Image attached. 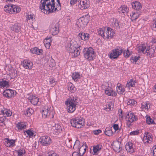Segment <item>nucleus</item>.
Here are the masks:
<instances>
[{"mask_svg":"<svg viewBox=\"0 0 156 156\" xmlns=\"http://www.w3.org/2000/svg\"><path fill=\"white\" fill-rule=\"evenodd\" d=\"M41 4L40 8L42 12L45 13L48 12L53 13L56 11L55 10V0H41L40 2Z\"/></svg>","mask_w":156,"mask_h":156,"instance_id":"obj_1","label":"nucleus"},{"mask_svg":"<svg viewBox=\"0 0 156 156\" xmlns=\"http://www.w3.org/2000/svg\"><path fill=\"white\" fill-rule=\"evenodd\" d=\"M78 98L77 97H70L65 101L67 105V111L69 113H72L76 110V105L78 104L77 102Z\"/></svg>","mask_w":156,"mask_h":156,"instance_id":"obj_2","label":"nucleus"},{"mask_svg":"<svg viewBox=\"0 0 156 156\" xmlns=\"http://www.w3.org/2000/svg\"><path fill=\"white\" fill-rule=\"evenodd\" d=\"M84 120L83 118L77 117L71 119L70 122L71 126L79 129L81 128L84 125Z\"/></svg>","mask_w":156,"mask_h":156,"instance_id":"obj_3","label":"nucleus"},{"mask_svg":"<svg viewBox=\"0 0 156 156\" xmlns=\"http://www.w3.org/2000/svg\"><path fill=\"white\" fill-rule=\"evenodd\" d=\"M83 52L84 57L89 60H93L94 56V51L91 47L84 48Z\"/></svg>","mask_w":156,"mask_h":156,"instance_id":"obj_4","label":"nucleus"},{"mask_svg":"<svg viewBox=\"0 0 156 156\" xmlns=\"http://www.w3.org/2000/svg\"><path fill=\"white\" fill-rule=\"evenodd\" d=\"M90 19V16L87 15L79 18L77 21L78 23L80 24V27H83L86 25L88 23Z\"/></svg>","mask_w":156,"mask_h":156,"instance_id":"obj_5","label":"nucleus"},{"mask_svg":"<svg viewBox=\"0 0 156 156\" xmlns=\"http://www.w3.org/2000/svg\"><path fill=\"white\" fill-rule=\"evenodd\" d=\"M123 52V50H119L118 48H115L112 51V52L110 54V58L112 59L117 58Z\"/></svg>","mask_w":156,"mask_h":156,"instance_id":"obj_6","label":"nucleus"},{"mask_svg":"<svg viewBox=\"0 0 156 156\" xmlns=\"http://www.w3.org/2000/svg\"><path fill=\"white\" fill-rule=\"evenodd\" d=\"M41 144L44 146H48L51 143V140L50 137L42 136L40 139Z\"/></svg>","mask_w":156,"mask_h":156,"instance_id":"obj_7","label":"nucleus"},{"mask_svg":"<svg viewBox=\"0 0 156 156\" xmlns=\"http://www.w3.org/2000/svg\"><path fill=\"white\" fill-rule=\"evenodd\" d=\"M105 38L107 39L112 38L114 36L115 33L113 30L108 27H106Z\"/></svg>","mask_w":156,"mask_h":156,"instance_id":"obj_8","label":"nucleus"},{"mask_svg":"<svg viewBox=\"0 0 156 156\" xmlns=\"http://www.w3.org/2000/svg\"><path fill=\"white\" fill-rule=\"evenodd\" d=\"M78 6L82 9H87L89 7V2L87 0H81L78 1Z\"/></svg>","mask_w":156,"mask_h":156,"instance_id":"obj_9","label":"nucleus"},{"mask_svg":"<svg viewBox=\"0 0 156 156\" xmlns=\"http://www.w3.org/2000/svg\"><path fill=\"white\" fill-rule=\"evenodd\" d=\"M16 92L11 89H6L3 92L4 96L6 98H11L16 94Z\"/></svg>","mask_w":156,"mask_h":156,"instance_id":"obj_10","label":"nucleus"},{"mask_svg":"<svg viewBox=\"0 0 156 156\" xmlns=\"http://www.w3.org/2000/svg\"><path fill=\"white\" fill-rule=\"evenodd\" d=\"M59 23H57L55 25H52L50 30V32L53 35H55L58 33Z\"/></svg>","mask_w":156,"mask_h":156,"instance_id":"obj_11","label":"nucleus"},{"mask_svg":"<svg viewBox=\"0 0 156 156\" xmlns=\"http://www.w3.org/2000/svg\"><path fill=\"white\" fill-rule=\"evenodd\" d=\"M126 119L129 122H133L137 120V118L136 117L133 112L130 111L129 113H128L126 118Z\"/></svg>","mask_w":156,"mask_h":156,"instance_id":"obj_12","label":"nucleus"},{"mask_svg":"<svg viewBox=\"0 0 156 156\" xmlns=\"http://www.w3.org/2000/svg\"><path fill=\"white\" fill-rule=\"evenodd\" d=\"M143 140L144 143L151 142L152 141L151 134L148 132L145 133Z\"/></svg>","mask_w":156,"mask_h":156,"instance_id":"obj_13","label":"nucleus"},{"mask_svg":"<svg viewBox=\"0 0 156 156\" xmlns=\"http://www.w3.org/2000/svg\"><path fill=\"white\" fill-rule=\"evenodd\" d=\"M112 144V148L114 151L116 152H119L122 150L120 147V143L119 141H116L113 142Z\"/></svg>","mask_w":156,"mask_h":156,"instance_id":"obj_14","label":"nucleus"},{"mask_svg":"<svg viewBox=\"0 0 156 156\" xmlns=\"http://www.w3.org/2000/svg\"><path fill=\"white\" fill-rule=\"evenodd\" d=\"M79 38L84 41L88 40L90 37V34L87 33L82 32L80 33L78 35Z\"/></svg>","mask_w":156,"mask_h":156,"instance_id":"obj_15","label":"nucleus"},{"mask_svg":"<svg viewBox=\"0 0 156 156\" xmlns=\"http://www.w3.org/2000/svg\"><path fill=\"white\" fill-rule=\"evenodd\" d=\"M23 67L27 69H31L33 67V62L29 60H25L23 62Z\"/></svg>","mask_w":156,"mask_h":156,"instance_id":"obj_16","label":"nucleus"},{"mask_svg":"<svg viewBox=\"0 0 156 156\" xmlns=\"http://www.w3.org/2000/svg\"><path fill=\"white\" fill-rule=\"evenodd\" d=\"M52 129L53 130V133L56 135H58L62 131L61 127L58 124L52 126Z\"/></svg>","mask_w":156,"mask_h":156,"instance_id":"obj_17","label":"nucleus"},{"mask_svg":"<svg viewBox=\"0 0 156 156\" xmlns=\"http://www.w3.org/2000/svg\"><path fill=\"white\" fill-rule=\"evenodd\" d=\"M133 144L130 142H129L126 143L125 148L127 152L132 153L134 152V150L133 147Z\"/></svg>","mask_w":156,"mask_h":156,"instance_id":"obj_18","label":"nucleus"},{"mask_svg":"<svg viewBox=\"0 0 156 156\" xmlns=\"http://www.w3.org/2000/svg\"><path fill=\"white\" fill-rule=\"evenodd\" d=\"M6 141H5V146L7 147H13L15 146V140H13L12 139L9 140V138H6Z\"/></svg>","mask_w":156,"mask_h":156,"instance_id":"obj_19","label":"nucleus"},{"mask_svg":"<svg viewBox=\"0 0 156 156\" xmlns=\"http://www.w3.org/2000/svg\"><path fill=\"white\" fill-rule=\"evenodd\" d=\"M131 5L133 8L136 10H139L142 8V6L141 5V4L140 2L137 1H135L133 2L131 4Z\"/></svg>","mask_w":156,"mask_h":156,"instance_id":"obj_20","label":"nucleus"},{"mask_svg":"<svg viewBox=\"0 0 156 156\" xmlns=\"http://www.w3.org/2000/svg\"><path fill=\"white\" fill-rule=\"evenodd\" d=\"M105 93L108 96H116L117 95L116 93L109 87L105 90Z\"/></svg>","mask_w":156,"mask_h":156,"instance_id":"obj_21","label":"nucleus"},{"mask_svg":"<svg viewBox=\"0 0 156 156\" xmlns=\"http://www.w3.org/2000/svg\"><path fill=\"white\" fill-rule=\"evenodd\" d=\"M76 43H73V44H70V46L68 48V50L69 52L72 53L76 49V48L79 46L76 44Z\"/></svg>","mask_w":156,"mask_h":156,"instance_id":"obj_22","label":"nucleus"},{"mask_svg":"<svg viewBox=\"0 0 156 156\" xmlns=\"http://www.w3.org/2000/svg\"><path fill=\"white\" fill-rule=\"evenodd\" d=\"M102 147V145L99 144L94 146L93 151L94 153L93 154L95 155L98 154V152L101 150Z\"/></svg>","mask_w":156,"mask_h":156,"instance_id":"obj_23","label":"nucleus"},{"mask_svg":"<svg viewBox=\"0 0 156 156\" xmlns=\"http://www.w3.org/2000/svg\"><path fill=\"white\" fill-rule=\"evenodd\" d=\"M21 27L18 24L15 23L11 27V30L16 33H18L21 30Z\"/></svg>","mask_w":156,"mask_h":156,"instance_id":"obj_24","label":"nucleus"},{"mask_svg":"<svg viewBox=\"0 0 156 156\" xmlns=\"http://www.w3.org/2000/svg\"><path fill=\"white\" fill-rule=\"evenodd\" d=\"M117 91L118 93L122 94L125 91V89L123 87L120 83H118L117 85Z\"/></svg>","mask_w":156,"mask_h":156,"instance_id":"obj_25","label":"nucleus"},{"mask_svg":"<svg viewBox=\"0 0 156 156\" xmlns=\"http://www.w3.org/2000/svg\"><path fill=\"white\" fill-rule=\"evenodd\" d=\"M12 12L11 14H15L19 12L20 11V8L18 6L12 5Z\"/></svg>","mask_w":156,"mask_h":156,"instance_id":"obj_26","label":"nucleus"},{"mask_svg":"<svg viewBox=\"0 0 156 156\" xmlns=\"http://www.w3.org/2000/svg\"><path fill=\"white\" fill-rule=\"evenodd\" d=\"M51 41V38L50 37L48 38H46L44 40V43L46 48L49 49L50 48Z\"/></svg>","mask_w":156,"mask_h":156,"instance_id":"obj_27","label":"nucleus"},{"mask_svg":"<svg viewBox=\"0 0 156 156\" xmlns=\"http://www.w3.org/2000/svg\"><path fill=\"white\" fill-rule=\"evenodd\" d=\"M30 101L31 103L34 105H37L39 102V98L37 97H36L35 96H32L30 98Z\"/></svg>","mask_w":156,"mask_h":156,"instance_id":"obj_28","label":"nucleus"},{"mask_svg":"<svg viewBox=\"0 0 156 156\" xmlns=\"http://www.w3.org/2000/svg\"><path fill=\"white\" fill-rule=\"evenodd\" d=\"M127 11V7L124 5H122L121 7L118 9V12L120 13L121 12L124 13L125 12Z\"/></svg>","mask_w":156,"mask_h":156,"instance_id":"obj_29","label":"nucleus"},{"mask_svg":"<svg viewBox=\"0 0 156 156\" xmlns=\"http://www.w3.org/2000/svg\"><path fill=\"white\" fill-rule=\"evenodd\" d=\"M14 154H17V156H23V155L25 153V151L24 149H21L17 150H15L14 152Z\"/></svg>","mask_w":156,"mask_h":156,"instance_id":"obj_30","label":"nucleus"},{"mask_svg":"<svg viewBox=\"0 0 156 156\" xmlns=\"http://www.w3.org/2000/svg\"><path fill=\"white\" fill-rule=\"evenodd\" d=\"M9 82L4 79H0V87H5L9 86Z\"/></svg>","mask_w":156,"mask_h":156,"instance_id":"obj_31","label":"nucleus"},{"mask_svg":"<svg viewBox=\"0 0 156 156\" xmlns=\"http://www.w3.org/2000/svg\"><path fill=\"white\" fill-rule=\"evenodd\" d=\"M1 112L5 116L9 117L11 116L12 114V112L9 109H4L3 110L1 111Z\"/></svg>","mask_w":156,"mask_h":156,"instance_id":"obj_32","label":"nucleus"},{"mask_svg":"<svg viewBox=\"0 0 156 156\" xmlns=\"http://www.w3.org/2000/svg\"><path fill=\"white\" fill-rule=\"evenodd\" d=\"M50 112L51 111L49 108H47L46 109L45 108L44 110H42L43 116H45V117L49 116L50 115Z\"/></svg>","mask_w":156,"mask_h":156,"instance_id":"obj_33","label":"nucleus"},{"mask_svg":"<svg viewBox=\"0 0 156 156\" xmlns=\"http://www.w3.org/2000/svg\"><path fill=\"white\" fill-rule=\"evenodd\" d=\"M106 27L104 28H99L98 30V33L99 35H100L105 39Z\"/></svg>","mask_w":156,"mask_h":156,"instance_id":"obj_34","label":"nucleus"},{"mask_svg":"<svg viewBox=\"0 0 156 156\" xmlns=\"http://www.w3.org/2000/svg\"><path fill=\"white\" fill-rule=\"evenodd\" d=\"M12 5H8L5 6L4 9V11L11 14V12H12Z\"/></svg>","mask_w":156,"mask_h":156,"instance_id":"obj_35","label":"nucleus"},{"mask_svg":"<svg viewBox=\"0 0 156 156\" xmlns=\"http://www.w3.org/2000/svg\"><path fill=\"white\" fill-rule=\"evenodd\" d=\"M136 83V80L134 81L133 79H131L129 81H128L127 84H126V87H133L135 86V83Z\"/></svg>","mask_w":156,"mask_h":156,"instance_id":"obj_36","label":"nucleus"},{"mask_svg":"<svg viewBox=\"0 0 156 156\" xmlns=\"http://www.w3.org/2000/svg\"><path fill=\"white\" fill-rule=\"evenodd\" d=\"M105 134L108 136H111L113 134V132L110 128H106L105 131Z\"/></svg>","mask_w":156,"mask_h":156,"instance_id":"obj_37","label":"nucleus"},{"mask_svg":"<svg viewBox=\"0 0 156 156\" xmlns=\"http://www.w3.org/2000/svg\"><path fill=\"white\" fill-rule=\"evenodd\" d=\"M80 142L78 140H76L74 144L73 148L74 149L76 150V151H79L80 149Z\"/></svg>","mask_w":156,"mask_h":156,"instance_id":"obj_38","label":"nucleus"},{"mask_svg":"<svg viewBox=\"0 0 156 156\" xmlns=\"http://www.w3.org/2000/svg\"><path fill=\"white\" fill-rule=\"evenodd\" d=\"M34 112V110L31 108L27 109L25 112V114L28 116H30Z\"/></svg>","mask_w":156,"mask_h":156,"instance_id":"obj_39","label":"nucleus"},{"mask_svg":"<svg viewBox=\"0 0 156 156\" xmlns=\"http://www.w3.org/2000/svg\"><path fill=\"white\" fill-rule=\"evenodd\" d=\"M72 77L75 81H77L80 78V75L78 73L75 72L73 74Z\"/></svg>","mask_w":156,"mask_h":156,"instance_id":"obj_40","label":"nucleus"},{"mask_svg":"<svg viewBox=\"0 0 156 156\" xmlns=\"http://www.w3.org/2000/svg\"><path fill=\"white\" fill-rule=\"evenodd\" d=\"M123 51L124 50H123V52L124 57L126 58L129 57V56L132 54V51H129L128 49H127L125 52L124 51Z\"/></svg>","mask_w":156,"mask_h":156,"instance_id":"obj_41","label":"nucleus"},{"mask_svg":"<svg viewBox=\"0 0 156 156\" xmlns=\"http://www.w3.org/2000/svg\"><path fill=\"white\" fill-rule=\"evenodd\" d=\"M80 46H79L77 47V48H76V50H75V51H73V52L72 53L73 54L74 57H76L80 54Z\"/></svg>","mask_w":156,"mask_h":156,"instance_id":"obj_42","label":"nucleus"},{"mask_svg":"<svg viewBox=\"0 0 156 156\" xmlns=\"http://www.w3.org/2000/svg\"><path fill=\"white\" fill-rule=\"evenodd\" d=\"M87 147L86 145L84 146L83 145H82V146L80 147V149L79 151V152H81V151H83V152L81 154V155H80V156H82L86 152V148Z\"/></svg>","mask_w":156,"mask_h":156,"instance_id":"obj_43","label":"nucleus"},{"mask_svg":"<svg viewBox=\"0 0 156 156\" xmlns=\"http://www.w3.org/2000/svg\"><path fill=\"white\" fill-rule=\"evenodd\" d=\"M146 122L148 124H153L154 123V120L151 118L150 116H146Z\"/></svg>","mask_w":156,"mask_h":156,"instance_id":"obj_44","label":"nucleus"},{"mask_svg":"<svg viewBox=\"0 0 156 156\" xmlns=\"http://www.w3.org/2000/svg\"><path fill=\"white\" fill-rule=\"evenodd\" d=\"M57 1L58 2V3L56 4V5H55V9L56 11H58L61 9V7L59 0H57Z\"/></svg>","mask_w":156,"mask_h":156,"instance_id":"obj_45","label":"nucleus"},{"mask_svg":"<svg viewBox=\"0 0 156 156\" xmlns=\"http://www.w3.org/2000/svg\"><path fill=\"white\" fill-rule=\"evenodd\" d=\"M26 127V125L23 124H22L18 122L16 125V127L19 129H22L25 128Z\"/></svg>","mask_w":156,"mask_h":156,"instance_id":"obj_46","label":"nucleus"},{"mask_svg":"<svg viewBox=\"0 0 156 156\" xmlns=\"http://www.w3.org/2000/svg\"><path fill=\"white\" fill-rule=\"evenodd\" d=\"M34 15L33 14L28 13L27 15L26 16V18L27 20H31L32 21L34 20Z\"/></svg>","mask_w":156,"mask_h":156,"instance_id":"obj_47","label":"nucleus"},{"mask_svg":"<svg viewBox=\"0 0 156 156\" xmlns=\"http://www.w3.org/2000/svg\"><path fill=\"white\" fill-rule=\"evenodd\" d=\"M149 50H150L147 53V55H148L149 54L150 55V57H151V56H153V54L154 53V49L152 48H151V49H149Z\"/></svg>","mask_w":156,"mask_h":156,"instance_id":"obj_48","label":"nucleus"},{"mask_svg":"<svg viewBox=\"0 0 156 156\" xmlns=\"http://www.w3.org/2000/svg\"><path fill=\"white\" fill-rule=\"evenodd\" d=\"M146 48V46L144 44H143L142 45L138 47L139 50L141 51L144 53V51Z\"/></svg>","mask_w":156,"mask_h":156,"instance_id":"obj_49","label":"nucleus"},{"mask_svg":"<svg viewBox=\"0 0 156 156\" xmlns=\"http://www.w3.org/2000/svg\"><path fill=\"white\" fill-rule=\"evenodd\" d=\"M38 51V48L37 47L32 48L30 49L31 52L33 54H37V53Z\"/></svg>","mask_w":156,"mask_h":156,"instance_id":"obj_50","label":"nucleus"},{"mask_svg":"<svg viewBox=\"0 0 156 156\" xmlns=\"http://www.w3.org/2000/svg\"><path fill=\"white\" fill-rule=\"evenodd\" d=\"M25 132H26V133L27 134L28 136H29L30 137L32 136L34 134L33 132L30 130H27L25 133Z\"/></svg>","mask_w":156,"mask_h":156,"instance_id":"obj_51","label":"nucleus"},{"mask_svg":"<svg viewBox=\"0 0 156 156\" xmlns=\"http://www.w3.org/2000/svg\"><path fill=\"white\" fill-rule=\"evenodd\" d=\"M135 101L134 99H130L127 102V104L128 105H130L131 106L135 104Z\"/></svg>","mask_w":156,"mask_h":156,"instance_id":"obj_52","label":"nucleus"},{"mask_svg":"<svg viewBox=\"0 0 156 156\" xmlns=\"http://www.w3.org/2000/svg\"><path fill=\"white\" fill-rule=\"evenodd\" d=\"M139 133L138 130H135L132 131L130 133L129 135H138Z\"/></svg>","mask_w":156,"mask_h":156,"instance_id":"obj_53","label":"nucleus"},{"mask_svg":"<svg viewBox=\"0 0 156 156\" xmlns=\"http://www.w3.org/2000/svg\"><path fill=\"white\" fill-rule=\"evenodd\" d=\"M114 27L116 29H119L120 26L119 25V23L118 20H115L114 23Z\"/></svg>","mask_w":156,"mask_h":156,"instance_id":"obj_54","label":"nucleus"},{"mask_svg":"<svg viewBox=\"0 0 156 156\" xmlns=\"http://www.w3.org/2000/svg\"><path fill=\"white\" fill-rule=\"evenodd\" d=\"M140 57L139 56H135L134 57L132 56L130 58L131 60H133L134 62H136L137 61L138 59L140 58Z\"/></svg>","mask_w":156,"mask_h":156,"instance_id":"obj_55","label":"nucleus"},{"mask_svg":"<svg viewBox=\"0 0 156 156\" xmlns=\"http://www.w3.org/2000/svg\"><path fill=\"white\" fill-rule=\"evenodd\" d=\"M80 155H81L80 152H78L75 151L73 153L72 156H80Z\"/></svg>","mask_w":156,"mask_h":156,"instance_id":"obj_56","label":"nucleus"},{"mask_svg":"<svg viewBox=\"0 0 156 156\" xmlns=\"http://www.w3.org/2000/svg\"><path fill=\"white\" fill-rule=\"evenodd\" d=\"M50 62L51 63L49 64L50 66L52 67L55 65V62L53 59L50 60Z\"/></svg>","mask_w":156,"mask_h":156,"instance_id":"obj_57","label":"nucleus"},{"mask_svg":"<svg viewBox=\"0 0 156 156\" xmlns=\"http://www.w3.org/2000/svg\"><path fill=\"white\" fill-rule=\"evenodd\" d=\"M101 130L98 129L97 130H94V131L93 133L95 135H98V134L101 133Z\"/></svg>","mask_w":156,"mask_h":156,"instance_id":"obj_58","label":"nucleus"},{"mask_svg":"<svg viewBox=\"0 0 156 156\" xmlns=\"http://www.w3.org/2000/svg\"><path fill=\"white\" fill-rule=\"evenodd\" d=\"M113 128L115 130V131L118 130L119 129V126L117 124H114L113 126Z\"/></svg>","mask_w":156,"mask_h":156,"instance_id":"obj_59","label":"nucleus"},{"mask_svg":"<svg viewBox=\"0 0 156 156\" xmlns=\"http://www.w3.org/2000/svg\"><path fill=\"white\" fill-rule=\"evenodd\" d=\"M43 51L42 49H39L38 48V51H37V55H41L42 54Z\"/></svg>","mask_w":156,"mask_h":156,"instance_id":"obj_60","label":"nucleus"},{"mask_svg":"<svg viewBox=\"0 0 156 156\" xmlns=\"http://www.w3.org/2000/svg\"><path fill=\"white\" fill-rule=\"evenodd\" d=\"M143 106L146 109H148L147 104L146 102H143L142 104Z\"/></svg>","mask_w":156,"mask_h":156,"instance_id":"obj_61","label":"nucleus"},{"mask_svg":"<svg viewBox=\"0 0 156 156\" xmlns=\"http://www.w3.org/2000/svg\"><path fill=\"white\" fill-rule=\"evenodd\" d=\"M55 82V81L54 78H52L50 79V83L51 84H53Z\"/></svg>","mask_w":156,"mask_h":156,"instance_id":"obj_62","label":"nucleus"},{"mask_svg":"<svg viewBox=\"0 0 156 156\" xmlns=\"http://www.w3.org/2000/svg\"><path fill=\"white\" fill-rule=\"evenodd\" d=\"M78 0H71L70 3L71 5H74L75 3L77 2Z\"/></svg>","mask_w":156,"mask_h":156,"instance_id":"obj_63","label":"nucleus"},{"mask_svg":"<svg viewBox=\"0 0 156 156\" xmlns=\"http://www.w3.org/2000/svg\"><path fill=\"white\" fill-rule=\"evenodd\" d=\"M153 152L154 156H156V147L153 149Z\"/></svg>","mask_w":156,"mask_h":156,"instance_id":"obj_64","label":"nucleus"}]
</instances>
